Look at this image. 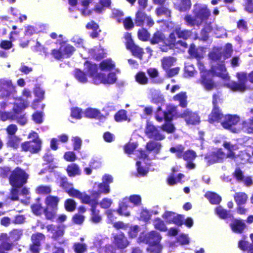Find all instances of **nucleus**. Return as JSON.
<instances>
[{
    "mask_svg": "<svg viewBox=\"0 0 253 253\" xmlns=\"http://www.w3.org/2000/svg\"><path fill=\"white\" fill-rule=\"evenodd\" d=\"M227 57L222 54L221 48H214L209 54V58L216 62V64L212 65L211 71L206 70L203 63L198 62L201 74L199 82L206 90L211 91L217 87L216 84L212 79L213 75L221 78L225 83L230 80L223 63L224 60Z\"/></svg>",
    "mask_w": 253,
    "mask_h": 253,
    "instance_id": "f257e3e1",
    "label": "nucleus"
},
{
    "mask_svg": "<svg viewBox=\"0 0 253 253\" xmlns=\"http://www.w3.org/2000/svg\"><path fill=\"white\" fill-rule=\"evenodd\" d=\"M193 13L194 17L186 15L184 18V21L188 26L199 27L206 22L211 15V11L206 5L196 4L194 6Z\"/></svg>",
    "mask_w": 253,
    "mask_h": 253,
    "instance_id": "f03ea898",
    "label": "nucleus"
},
{
    "mask_svg": "<svg viewBox=\"0 0 253 253\" xmlns=\"http://www.w3.org/2000/svg\"><path fill=\"white\" fill-rule=\"evenodd\" d=\"M29 176L24 169L17 167L11 171L8 177L9 184L12 187H22L27 182Z\"/></svg>",
    "mask_w": 253,
    "mask_h": 253,
    "instance_id": "7ed1b4c3",
    "label": "nucleus"
},
{
    "mask_svg": "<svg viewBox=\"0 0 253 253\" xmlns=\"http://www.w3.org/2000/svg\"><path fill=\"white\" fill-rule=\"evenodd\" d=\"M59 48H54L51 50L50 55L56 60H60L64 58H69L75 51V48L65 41L59 43Z\"/></svg>",
    "mask_w": 253,
    "mask_h": 253,
    "instance_id": "20e7f679",
    "label": "nucleus"
},
{
    "mask_svg": "<svg viewBox=\"0 0 253 253\" xmlns=\"http://www.w3.org/2000/svg\"><path fill=\"white\" fill-rule=\"evenodd\" d=\"M32 137L34 138L32 140L24 141L21 144V151L30 152L32 154H35L41 150L42 141L37 133L35 131L30 132L28 135V138Z\"/></svg>",
    "mask_w": 253,
    "mask_h": 253,
    "instance_id": "39448f33",
    "label": "nucleus"
},
{
    "mask_svg": "<svg viewBox=\"0 0 253 253\" xmlns=\"http://www.w3.org/2000/svg\"><path fill=\"white\" fill-rule=\"evenodd\" d=\"M138 239L141 242L149 245L148 251L149 253H158V233L156 231L142 233Z\"/></svg>",
    "mask_w": 253,
    "mask_h": 253,
    "instance_id": "423d86ee",
    "label": "nucleus"
},
{
    "mask_svg": "<svg viewBox=\"0 0 253 253\" xmlns=\"http://www.w3.org/2000/svg\"><path fill=\"white\" fill-rule=\"evenodd\" d=\"M223 147L228 150L226 157L234 159L238 161V158L240 157L242 162L244 163L248 161L251 158L250 153L246 151H241L238 155H236L235 151L238 149V147L236 144H232L229 142L225 141L223 144Z\"/></svg>",
    "mask_w": 253,
    "mask_h": 253,
    "instance_id": "0eeeda50",
    "label": "nucleus"
},
{
    "mask_svg": "<svg viewBox=\"0 0 253 253\" xmlns=\"http://www.w3.org/2000/svg\"><path fill=\"white\" fill-rule=\"evenodd\" d=\"M240 118L236 115H225L221 122V125L225 129H229L233 133L241 131V124H238Z\"/></svg>",
    "mask_w": 253,
    "mask_h": 253,
    "instance_id": "6e6552de",
    "label": "nucleus"
},
{
    "mask_svg": "<svg viewBox=\"0 0 253 253\" xmlns=\"http://www.w3.org/2000/svg\"><path fill=\"white\" fill-rule=\"evenodd\" d=\"M176 109V107L169 105L167 107L166 111L164 112L165 123L162 126V129L168 133H172L175 130V127L171 121L175 116H177Z\"/></svg>",
    "mask_w": 253,
    "mask_h": 253,
    "instance_id": "1a4fd4ad",
    "label": "nucleus"
},
{
    "mask_svg": "<svg viewBox=\"0 0 253 253\" xmlns=\"http://www.w3.org/2000/svg\"><path fill=\"white\" fill-rule=\"evenodd\" d=\"M237 77L239 81V84L229 80L224 83V85L233 91H244L247 89L246 83L248 79L247 74L244 72L238 73L237 74Z\"/></svg>",
    "mask_w": 253,
    "mask_h": 253,
    "instance_id": "9d476101",
    "label": "nucleus"
},
{
    "mask_svg": "<svg viewBox=\"0 0 253 253\" xmlns=\"http://www.w3.org/2000/svg\"><path fill=\"white\" fill-rule=\"evenodd\" d=\"M15 92V87L11 80L0 79V99H8Z\"/></svg>",
    "mask_w": 253,
    "mask_h": 253,
    "instance_id": "9b49d317",
    "label": "nucleus"
},
{
    "mask_svg": "<svg viewBox=\"0 0 253 253\" xmlns=\"http://www.w3.org/2000/svg\"><path fill=\"white\" fill-rule=\"evenodd\" d=\"M124 38L126 40L125 45L126 48L131 52L133 56L137 57L140 60H142L143 55L144 53L143 49L134 43L131 33H126Z\"/></svg>",
    "mask_w": 253,
    "mask_h": 253,
    "instance_id": "f8f14e48",
    "label": "nucleus"
},
{
    "mask_svg": "<svg viewBox=\"0 0 253 253\" xmlns=\"http://www.w3.org/2000/svg\"><path fill=\"white\" fill-rule=\"evenodd\" d=\"M134 23L138 27H142L146 23L147 26L151 27L154 24V22L143 10L139 9L135 14Z\"/></svg>",
    "mask_w": 253,
    "mask_h": 253,
    "instance_id": "ddd939ff",
    "label": "nucleus"
},
{
    "mask_svg": "<svg viewBox=\"0 0 253 253\" xmlns=\"http://www.w3.org/2000/svg\"><path fill=\"white\" fill-rule=\"evenodd\" d=\"M23 235V230L21 229H13L9 232L8 235L5 233L2 235V238L9 244H12V248L17 244Z\"/></svg>",
    "mask_w": 253,
    "mask_h": 253,
    "instance_id": "4468645a",
    "label": "nucleus"
},
{
    "mask_svg": "<svg viewBox=\"0 0 253 253\" xmlns=\"http://www.w3.org/2000/svg\"><path fill=\"white\" fill-rule=\"evenodd\" d=\"M177 117L184 118L188 125H197L200 123V119L198 114L191 112L188 109L186 110L182 114H177Z\"/></svg>",
    "mask_w": 253,
    "mask_h": 253,
    "instance_id": "2eb2a0df",
    "label": "nucleus"
},
{
    "mask_svg": "<svg viewBox=\"0 0 253 253\" xmlns=\"http://www.w3.org/2000/svg\"><path fill=\"white\" fill-rule=\"evenodd\" d=\"M217 98V96L216 95H213L212 101L213 108L209 116V121L211 123L215 122H220L221 123L224 117L223 114L216 106Z\"/></svg>",
    "mask_w": 253,
    "mask_h": 253,
    "instance_id": "dca6fc26",
    "label": "nucleus"
},
{
    "mask_svg": "<svg viewBox=\"0 0 253 253\" xmlns=\"http://www.w3.org/2000/svg\"><path fill=\"white\" fill-rule=\"evenodd\" d=\"M226 157L221 149H217L212 153V154L208 155L205 157V160L209 165L213 164L216 162H220Z\"/></svg>",
    "mask_w": 253,
    "mask_h": 253,
    "instance_id": "f3484780",
    "label": "nucleus"
},
{
    "mask_svg": "<svg viewBox=\"0 0 253 253\" xmlns=\"http://www.w3.org/2000/svg\"><path fill=\"white\" fill-rule=\"evenodd\" d=\"M97 77L99 79L97 81H95L96 84H113L117 81L116 74L114 72H110L107 75L103 73H99Z\"/></svg>",
    "mask_w": 253,
    "mask_h": 253,
    "instance_id": "a211bd4d",
    "label": "nucleus"
},
{
    "mask_svg": "<svg viewBox=\"0 0 253 253\" xmlns=\"http://www.w3.org/2000/svg\"><path fill=\"white\" fill-rule=\"evenodd\" d=\"M113 244L118 249L122 250L128 246L129 242L125 234L121 233L114 236Z\"/></svg>",
    "mask_w": 253,
    "mask_h": 253,
    "instance_id": "6ab92c4d",
    "label": "nucleus"
},
{
    "mask_svg": "<svg viewBox=\"0 0 253 253\" xmlns=\"http://www.w3.org/2000/svg\"><path fill=\"white\" fill-rule=\"evenodd\" d=\"M163 218L169 222H173L178 225L182 224V216L174 212L167 211L163 215Z\"/></svg>",
    "mask_w": 253,
    "mask_h": 253,
    "instance_id": "aec40b11",
    "label": "nucleus"
},
{
    "mask_svg": "<svg viewBox=\"0 0 253 253\" xmlns=\"http://www.w3.org/2000/svg\"><path fill=\"white\" fill-rule=\"evenodd\" d=\"M84 65L86 66V71L88 73L89 75L92 78L93 81L96 84V81L99 78H97V65L96 64H92L89 61H85Z\"/></svg>",
    "mask_w": 253,
    "mask_h": 253,
    "instance_id": "412c9836",
    "label": "nucleus"
},
{
    "mask_svg": "<svg viewBox=\"0 0 253 253\" xmlns=\"http://www.w3.org/2000/svg\"><path fill=\"white\" fill-rule=\"evenodd\" d=\"M17 100L18 102L14 104V106L12 109L13 114H20L29 106L28 101L24 100L22 97H19Z\"/></svg>",
    "mask_w": 253,
    "mask_h": 253,
    "instance_id": "4be33fe9",
    "label": "nucleus"
},
{
    "mask_svg": "<svg viewBox=\"0 0 253 253\" xmlns=\"http://www.w3.org/2000/svg\"><path fill=\"white\" fill-rule=\"evenodd\" d=\"M17 100L18 102L14 104V106L12 109L13 114H20L29 106L28 101L24 100L22 97H19Z\"/></svg>",
    "mask_w": 253,
    "mask_h": 253,
    "instance_id": "5701e85b",
    "label": "nucleus"
},
{
    "mask_svg": "<svg viewBox=\"0 0 253 253\" xmlns=\"http://www.w3.org/2000/svg\"><path fill=\"white\" fill-rule=\"evenodd\" d=\"M85 28L88 30H92L89 34V36L92 39L98 38L101 31V30L99 29V25L93 20L87 23L85 26Z\"/></svg>",
    "mask_w": 253,
    "mask_h": 253,
    "instance_id": "b1692460",
    "label": "nucleus"
},
{
    "mask_svg": "<svg viewBox=\"0 0 253 253\" xmlns=\"http://www.w3.org/2000/svg\"><path fill=\"white\" fill-rule=\"evenodd\" d=\"M98 191H93L91 195L95 198L98 199L100 197L101 194H107L110 191V186L108 184H105L103 182H101L97 185Z\"/></svg>",
    "mask_w": 253,
    "mask_h": 253,
    "instance_id": "393cba45",
    "label": "nucleus"
},
{
    "mask_svg": "<svg viewBox=\"0 0 253 253\" xmlns=\"http://www.w3.org/2000/svg\"><path fill=\"white\" fill-rule=\"evenodd\" d=\"M34 93L38 98L34 100L32 103L33 108L36 109L39 103L44 99V91L39 85H36L34 88Z\"/></svg>",
    "mask_w": 253,
    "mask_h": 253,
    "instance_id": "a878e982",
    "label": "nucleus"
},
{
    "mask_svg": "<svg viewBox=\"0 0 253 253\" xmlns=\"http://www.w3.org/2000/svg\"><path fill=\"white\" fill-rule=\"evenodd\" d=\"M146 135L149 138L154 140L158 139V129L150 123H147L145 128Z\"/></svg>",
    "mask_w": 253,
    "mask_h": 253,
    "instance_id": "bb28decb",
    "label": "nucleus"
},
{
    "mask_svg": "<svg viewBox=\"0 0 253 253\" xmlns=\"http://www.w3.org/2000/svg\"><path fill=\"white\" fill-rule=\"evenodd\" d=\"M128 199L127 198H125L121 203H119V207L117 209L116 211L120 215L129 216L130 215L129 211H126L128 207Z\"/></svg>",
    "mask_w": 253,
    "mask_h": 253,
    "instance_id": "cd10ccee",
    "label": "nucleus"
},
{
    "mask_svg": "<svg viewBox=\"0 0 253 253\" xmlns=\"http://www.w3.org/2000/svg\"><path fill=\"white\" fill-rule=\"evenodd\" d=\"M21 140V138L16 135L7 136L6 146L14 150H17L20 145Z\"/></svg>",
    "mask_w": 253,
    "mask_h": 253,
    "instance_id": "c85d7f7f",
    "label": "nucleus"
},
{
    "mask_svg": "<svg viewBox=\"0 0 253 253\" xmlns=\"http://www.w3.org/2000/svg\"><path fill=\"white\" fill-rule=\"evenodd\" d=\"M66 172L69 177H75L81 173L79 166L76 163H71L67 166Z\"/></svg>",
    "mask_w": 253,
    "mask_h": 253,
    "instance_id": "c756f323",
    "label": "nucleus"
},
{
    "mask_svg": "<svg viewBox=\"0 0 253 253\" xmlns=\"http://www.w3.org/2000/svg\"><path fill=\"white\" fill-rule=\"evenodd\" d=\"M174 5L180 11H185L189 9L191 5L190 0H175Z\"/></svg>",
    "mask_w": 253,
    "mask_h": 253,
    "instance_id": "7c9ffc66",
    "label": "nucleus"
},
{
    "mask_svg": "<svg viewBox=\"0 0 253 253\" xmlns=\"http://www.w3.org/2000/svg\"><path fill=\"white\" fill-rule=\"evenodd\" d=\"M59 202V199L57 196L49 195L46 197L45 199L46 207L54 209L55 210L58 209V204Z\"/></svg>",
    "mask_w": 253,
    "mask_h": 253,
    "instance_id": "2f4dec72",
    "label": "nucleus"
},
{
    "mask_svg": "<svg viewBox=\"0 0 253 253\" xmlns=\"http://www.w3.org/2000/svg\"><path fill=\"white\" fill-rule=\"evenodd\" d=\"M234 175L238 180L243 181L247 186H251L253 183L251 177L244 176L242 171L240 169H236Z\"/></svg>",
    "mask_w": 253,
    "mask_h": 253,
    "instance_id": "473e14b6",
    "label": "nucleus"
},
{
    "mask_svg": "<svg viewBox=\"0 0 253 253\" xmlns=\"http://www.w3.org/2000/svg\"><path fill=\"white\" fill-rule=\"evenodd\" d=\"M97 205L90 208V221L94 223H98L102 220V217L99 214L100 211L96 209Z\"/></svg>",
    "mask_w": 253,
    "mask_h": 253,
    "instance_id": "72a5a7b5",
    "label": "nucleus"
},
{
    "mask_svg": "<svg viewBox=\"0 0 253 253\" xmlns=\"http://www.w3.org/2000/svg\"><path fill=\"white\" fill-rule=\"evenodd\" d=\"M232 231L235 233H241L245 228V224L241 220H235L230 225Z\"/></svg>",
    "mask_w": 253,
    "mask_h": 253,
    "instance_id": "f704fd0d",
    "label": "nucleus"
},
{
    "mask_svg": "<svg viewBox=\"0 0 253 253\" xmlns=\"http://www.w3.org/2000/svg\"><path fill=\"white\" fill-rule=\"evenodd\" d=\"M115 67V64L110 58L103 60L99 63L100 69L102 71H110Z\"/></svg>",
    "mask_w": 253,
    "mask_h": 253,
    "instance_id": "c9c22d12",
    "label": "nucleus"
},
{
    "mask_svg": "<svg viewBox=\"0 0 253 253\" xmlns=\"http://www.w3.org/2000/svg\"><path fill=\"white\" fill-rule=\"evenodd\" d=\"M82 198H80V200H81L82 203L85 204L89 205L90 207H92L95 205H98V202L97 199L94 198L91 199L90 196L86 194H82Z\"/></svg>",
    "mask_w": 253,
    "mask_h": 253,
    "instance_id": "e433bc0d",
    "label": "nucleus"
},
{
    "mask_svg": "<svg viewBox=\"0 0 253 253\" xmlns=\"http://www.w3.org/2000/svg\"><path fill=\"white\" fill-rule=\"evenodd\" d=\"M241 130L248 133H253V118L244 121L241 124Z\"/></svg>",
    "mask_w": 253,
    "mask_h": 253,
    "instance_id": "4c0bfd02",
    "label": "nucleus"
},
{
    "mask_svg": "<svg viewBox=\"0 0 253 253\" xmlns=\"http://www.w3.org/2000/svg\"><path fill=\"white\" fill-rule=\"evenodd\" d=\"M189 52L192 56L195 57L198 59H201L203 58L205 52L204 49L202 47L195 49V46L194 45H191Z\"/></svg>",
    "mask_w": 253,
    "mask_h": 253,
    "instance_id": "58836bf2",
    "label": "nucleus"
},
{
    "mask_svg": "<svg viewBox=\"0 0 253 253\" xmlns=\"http://www.w3.org/2000/svg\"><path fill=\"white\" fill-rule=\"evenodd\" d=\"M85 116L90 119H99L100 118V112L97 109L87 108L84 112Z\"/></svg>",
    "mask_w": 253,
    "mask_h": 253,
    "instance_id": "ea45409f",
    "label": "nucleus"
},
{
    "mask_svg": "<svg viewBox=\"0 0 253 253\" xmlns=\"http://www.w3.org/2000/svg\"><path fill=\"white\" fill-rule=\"evenodd\" d=\"M234 197V200L238 205L245 204L248 198L247 195L243 192L235 193Z\"/></svg>",
    "mask_w": 253,
    "mask_h": 253,
    "instance_id": "a19ab883",
    "label": "nucleus"
},
{
    "mask_svg": "<svg viewBox=\"0 0 253 253\" xmlns=\"http://www.w3.org/2000/svg\"><path fill=\"white\" fill-rule=\"evenodd\" d=\"M57 210L45 207L43 210V213L47 220L53 221L56 217Z\"/></svg>",
    "mask_w": 253,
    "mask_h": 253,
    "instance_id": "79ce46f5",
    "label": "nucleus"
},
{
    "mask_svg": "<svg viewBox=\"0 0 253 253\" xmlns=\"http://www.w3.org/2000/svg\"><path fill=\"white\" fill-rule=\"evenodd\" d=\"M173 100L178 101L179 105L182 107H185L187 106V96L185 92H181L173 97Z\"/></svg>",
    "mask_w": 253,
    "mask_h": 253,
    "instance_id": "37998d69",
    "label": "nucleus"
},
{
    "mask_svg": "<svg viewBox=\"0 0 253 253\" xmlns=\"http://www.w3.org/2000/svg\"><path fill=\"white\" fill-rule=\"evenodd\" d=\"M74 76L79 82L82 83H85L87 81L86 74L79 69H75Z\"/></svg>",
    "mask_w": 253,
    "mask_h": 253,
    "instance_id": "c03bdc74",
    "label": "nucleus"
},
{
    "mask_svg": "<svg viewBox=\"0 0 253 253\" xmlns=\"http://www.w3.org/2000/svg\"><path fill=\"white\" fill-rule=\"evenodd\" d=\"M45 235L40 232H36L31 236V242L33 243L41 246V242L45 240Z\"/></svg>",
    "mask_w": 253,
    "mask_h": 253,
    "instance_id": "a18cd8bd",
    "label": "nucleus"
},
{
    "mask_svg": "<svg viewBox=\"0 0 253 253\" xmlns=\"http://www.w3.org/2000/svg\"><path fill=\"white\" fill-rule=\"evenodd\" d=\"M166 0H159V16L164 14L166 17L170 15V11L165 3Z\"/></svg>",
    "mask_w": 253,
    "mask_h": 253,
    "instance_id": "49530a36",
    "label": "nucleus"
},
{
    "mask_svg": "<svg viewBox=\"0 0 253 253\" xmlns=\"http://www.w3.org/2000/svg\"><path fill=\"white\" fill-rule=\"evenodd\" d=\"M206 197L209 199L210 203L212 204H218L221 200V197L216 193L212 192H208L205 195Z\"/></svg>",
    "mask_w": 253,
    "mask_h": 253,
    "instance_id": "de8ad7c7",
    "label": "nucleus"
},
{
    "mask_svg": "<svg viewBox=\"0 0 253 253\" xmlns=\"http://www.w3.org/2000/svg\"><path fill=\"white\" fill-rule=\"evenodd\" d=\"M126 110L122 109L118 111L114 116L115 120L117 122H122L126 121L127 119Z\"/></svg>",
    "mask_w": 253,
    "mask_h": 253,
    "instance_id": "09e8293b",
    "label": "nucleus"
},
{
    "mask_svg": "<svg viewBox=\"0 0 253 253\" xmlns=\"http://www.w3.org/2000/svg\"><path fill=\"white\" fill-rule=\"evenodd\" d=\"M73 249L75 253H84L87 250V246L84 243L76 242L73 244Z\"/></svg>",
    "mask_w": 253,
    "mask_h": 253,
    "instance_id": "8fccbe9b",
    "label": "nucleus"
},
{
    "mask_svg": "<svg viewBox=\"0 0 253 253\" xmlns=\"http://www.w3.org/2000/svg\"><path fill=\"white\" fill-rule=\"evenodd\" d=\"M12 112L0 111V121L5 122L7 120L13 121L14 116Z\"/></svg>",
    "mask_w": 253,
    "mask_h": 253,
    "instance_id": "3c124183",
    "label": "nucleus"
},
{
    "mask_svg": "<svg viewBox=\"0 0 253 253\" xmlns=\"http://www.w3.org/2000/svg\"><path fill=\"white\" fill-rule=\"evenodd\" d=\"M138 39L142 41H147L150 39V35L145 28H141L137 32Z\"/></svg>",
    "mask_w": 253,
    "mask_h": 253,
    "instance_id": "603ef678",
    "label": "nucleus"
},
{
    "mask_svg": "<svg viewBox=\"0 0 253 253\" xmlns=\"http://www.w3.org/2000/svg\"><path fill=\"white\" fill-rule=\"evenodd\" d=\"M64 207L67 211L72 212L76 209V203L73 199H68L64 202Z\"/></svg>",
    "mask_w": 253,
    "mask_h": 253,
    "instance_id": "864d4df0",
    "label": "nucleus"
},
{
    "mask_svg": "<svg viewBox=\"0 0 253 253\" xmlns=\"http://www.w3.org/2000/svg\"><path fill=\"white\" fill-rule=\"evenodd\" d=\"M184 150V147L181 145L175 146L174 147H171L170 149V152L171 153H174L176 156L179 158L183 157Z\"/></svg>",
    "mask_w": 253,
    "mask_h": 253,
    "instance_id": "5fc2aeb1",
    "label": "nucleus"
},
{
    "mask_svg": "<svg viewBox=\"0 0 253 253\" xmlns=\"http://www.w3.org/2000/svg\"><path fill=\"white\" fill-rule=\"evenodd\" d=\"M175 59L171 57H165L162 60L163 68L167 70L175 62Z\"/></svg>",
    "mask_w": 253,
    "mask_h": 253,
    "instance_id": "6e6d98bb",
    "label": "nucleus"
},
{
    "mask_svg": "<svg viewBox=\"0 0 253 253\" xmlns=\"http://www.w3.org/2000/svg\"><path fill=\"white\" fill-rule=\"evenodd\" d=\"M124 13L119 9H114L112 13V17L116 20L118 23H121L123 20Z\"/></svg>",
    "mask_w": 253,
    "mask_h": 253,
    "instance_id": "4d7b16f0",
    "label": "nucleus"
},
{
    "mask_svg": "<svg viewBox=\"0 0 253 253\" xmlns=\"http://www.w3.org/2000/svg\"><path fill=\"white\" fill-rule=\"evenodd\" d=\"M135 80L140 84H146L148 83V79L143 72H139L136 74Z\"/></svg>",
    "mask_w": 253,
    "mask_h": 253,
    "instance_id": "13d9d810",
    "label": "nucleus"
},
{
    "mask_svg": "<svg viewBox=\"0 0 253 253\" xmlns=\"http://www.w3.org/2000/svg\"><path fill=\"white\" fill-rule=\"evenodd\" d=\"M60 186L64 190L66 193L68 191V190L73 186V185L72 183L68 182V178L66 176L61 177L60 179Z\"/></svg>",
    "mask_w": 253,
    "mask_h": 253,
    "instance_id": "bf43d9fd",
    "label": "nucleus"
},
{
    "mask_svg": "<svg viewBox=\"0 0 253 253\" xmlns=\"http://www.w3.org/2000/svg\"><path fill=\"white\" fill-rule=\"evenodd\" d=\"M137 143L136 142H128L124 146L125 152L128 154H132L134 150L137 147Z\"/></svg>",
    "mask_w": 253,
    "mask_h": 253,
    "instance_id": "052dcab7",
    "label": "nucleus"
},
{
    "mask_svg": "<svg viewBox=\"0 0 253 253\" xmlns=\"http://www.w3.org/2000/svg\"><path fill=\"white\" fill-rule=\"evenodd\" d=\"M14 119L17 123L21 126H24L27 123V119L26 114L20 115V114H14Z\"/></svg>",
    "mask_w": 253,
    "mask_h": 253,
    "instance_id": "680f3d73",
    "label": "nucleus"
},
{
    "mask_svg": "<svg viewBox=\"0 0 253 253\" xmlns=\"http://www.w3.org/2000/svg\"><path fill=\"white\" fill-rule=\"evenodd\" d=\"M157 211L153 212V211L150 212L146 210H143L140 213V218L145 222H148L150 219L152 213L157 214Z\"/></svg>",
    "mask_w": 253,
    "mask_h": 253,
    "instance_id": "e2e57ef3",
    "label": "nucleus"
},
{
    "mask_svg": "<svg viewBox=\"0 0 253 253\" xmlns=\"http://www.w3.org/2000/svg\"><path fill=\"white\" fill-rule=\"evenodd\" d=\"M184 175L183 174L179 173L177 177L174 178L173 175L169 176L167 179L169 185L170 186L174 185L178 182H180L181 179L183 178Z\"/></svg>",
    "mask_w": 253,
    "mask_h": 253,
    "instance_id": "0e129e2a",
    "label": "nucleus"
},
{
    "mask_svg": "<svg viewBox=\"0 0 253 253\" xmlns=\"http://www.w3.org/2000/svg\"><path fill=\"white\" fill-rule=\"evenodd\" d=\"M122 22L126 30H130L134 26L135 23H133L132 18L130 16L126 17L125 19H123Z\"/></svg>",
    "mask_w": 253,
    "mask_h": 253,
    "instance_id": "69168bd1",
    "label": "nucleus"
},
{
    "mask_svg": "<svg viewBox=\"0 0 253 253\" xmlns=\"http://www.w3.org/2000/svg\"><path fill=\"white\" fill-rule=\"evenodd\" d=\"M196 156V154L194 151L189 150L184 153L182 158L184 160L189 162L194 160Z\"/></svg>",
    "mask_w": 253,
    "mask_h": 253,
    "instance_id": "338daca9",
    "label": "nucleus"
},
{
    "mask_svg": "<svg viewBox=\"0 0 253 253\" xmlns=\"http://www.w3.org/2000/svg\"><path fill=\"white\" fill-rule=\"evenodd\" d=\"M249 243L244 241H241L239 243V247L243 250H248L247 253H253V245L248 246Z\"/></svg>",
    "mask_w": 253,
    "mask_h": 253,
    "instance_id": "774afa93",
    "label": "nucleus"
}]
</instances>
